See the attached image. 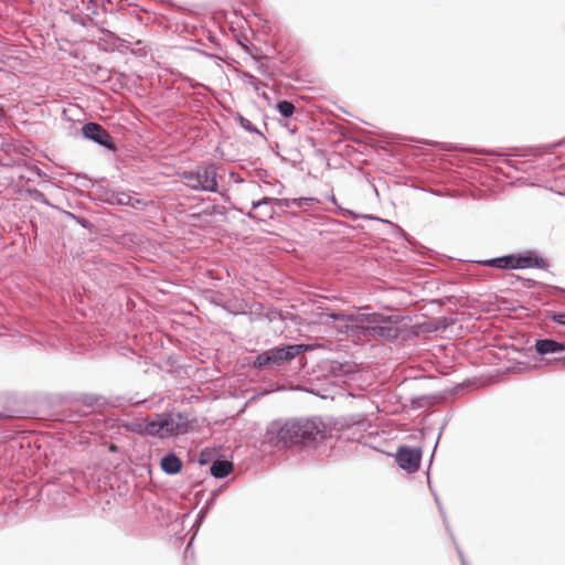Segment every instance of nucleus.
I'll use <instances>...</instances> for the list:
<instances>
[{
  "instance_id": "obj_1",
  "label": "nucleus",
  "mask_w": 565,
  "mask_h": 565,
  "mask_svg": "<svg viewBox=\"0 0 565 565\" xmlns=\"http://www.w3.org/2000/svg\"><path fill=\"white\" fill-rule=\"evenodd\" d=\"M331 428L320 417L286 422L277 431V446H311L324 440Z\"/></svg>"
},
{
  "instance_id": "obj_2",
  "label": "nucleus",
  "mask_w": 565,
  "mask_h": 565,
  "mask_svg": "<svg viewBox=\"0 0 565 565\" xmlns=\"http://www.w3.org/2000/svg\"><path fill=\"white\" fill-rule=\"evenodd\" d=\"M331 318L344 322L347 327L350 324L352 329H362L365 335L394 340L401 333L396 321H394L392 317H385L379 313H332Z\"/></svg>"
},
{
  "instance_id": "obj_3",
  "label": "nucleus",
  "mask_w": 565,
  "mask_h": 565,
  "mask_svg": "<svg viewBox=\"0 0 565 565\" xmlns=\"http://www.w3.org/2000/svg\"><path fill=\"white\" fill-rule=\"evenodd\" d=\"M307 350L303 344H289L286 347H276L259 353L254 366L258 369L267 366H280L284 362L291 361Z\"/></svg>"
},
{
  "instance_id": "obj_4",
  "label": "nucleus",
  "mask_w": 565,
  "mask_h": 565,
  "mask_svg": "<svg viewBox=\"0 0 565 565\" xmlns=\"http://www.w3.org/2000/svg\"><path fill=\"white\" fill-rule=\"evenodd\" d=\"M217 174L214 166L198 167L195 171H184L182 179L185 185L195 191L216 192Z\"/></svg>"
},
{
  "instance_id": "obj_5",
  "label": "nucleus",
  "mask_w": 565,
  "mask_h": 565,
  "mask_svg": "<svg viewBox=\"0 0 565 565\" xmlns=\"http://www.w3.org/2000/svg\"><path fill=\"white\" fill-rule=\"evenodd\" d=\"M483 264L501 269H523L531 267L542 268L545 266V262L535 256H503L487 259Z\"/></svg>"
},
{
  "instance_id": "obj_6",
  "label": "nucleus",
  "mask_w": 565,
  "mask_h": 565,
  "mask_svg": "<svg viewBox=\"0 0 565 565\" xmlns=\"http://www.w3.org/2000/svg\"><path fill=\"white\" fill-rule=\"evenodd\" d=\"M83 136L94 142L106 147L107 149L115 150V145L111 142L108 131L97 122H87L82 128Z\"/></svg>"
},
{
  "instance_id": "obj_7",
  "label": "nucleus",
  "mask_w": 565,
  "mask_h": 565,
  "mask_svg": "<svg viewBox=\"0 0 565 565\" xmlns=\"http://www.w3.org/2000/svg\"><path fill=\"white\" fill-rule=\"evenodd\" d=\"M420 449L399 448L396 454L398 466L409 472L417 471L420 465Z\"/></svg>"
},
{
  "instance_id": "obj_8",
  "label": "nucleus",
  "mask_w": 565,
  "mask_h": 565,
  "mask_svg": "<svg viewBox=\"0 0 565 565\" xmlns=\"http://www.w3.org/2000/svg\"><path fill=\"white\" fill-rule=\"evenodd\" d=\"M535 350L540 355L556 354L555 360L565 361V347L555 340H537L535 343Z\"/></svg>"
},
{
  "instance_id": "obj_9",
  "label": "nucleus",
  "mask_w": 565,
  "mask_h": 565,
  "mask_svg": "<svg viewBox=\"0 0 565 565\" xmlns=\"http://www.w3.org/2000/svg\"><path fill=\"white\" fill-rule=\"evenodd\" d=\"M164 414V418L167 419V426H164L166 436L167 435H180L188 431V420L181 414Z\"/></svg>"
},
{
  "instance_id": "obj_10",
  "label": "nucleus",
  "mask_w": 565,
  "mask_h": 565,
  "mask_svg": "<svg viewBox=\"0 0 565 565\" xmlns=\"http://www.w3.org/2000/svg\"><path fill=\"white\" fill-rule=\"evenodd\" d=\"M167 419L164 418V414L156 415L154 418H148L145 420L142 430L152 436L159 435L160 437L166 436L164 426H167Z\"/></svg>"
},
{
  "instance_id": "obj_11",
  "label": "nucleus",
  "mask_w": 565,
  "mask_h": 565,
  "mask_svg": "<svg viewBox=\"0 0 565 565\" xmlns=\"http://www.w3.org/2000/svg\"><path fill=\"white\" fill-rule=\"evenodd\" d=\"M270 203H274V199L273 198H264L262 200H258V201H253L252 202V209L253 210H259V213L257 215H254L252 214L250 212L248 213V216L249 217H256L260 221H264L266 218H271L275 211L271 206H269Z\"/></svg>"
},
{
  "instance_id": "obj_12",
  "label": "nucleus",
  "mask_w": 565,
  "mask_h": 565,
  "mask_svg": "<svg viewBox=\"0 0 565 565\" xmlns=\"http://www.w3.org/2000/svg\"><path fill=\"white\" fill-rule=\"evenodd\" d=\"M181 460L174 455H166L161 459V469L168 475H175L181 470Z\"/></svg>"
},
{
  "instance_id": "obj_13",
  "label": "nucleus",
  "mask_w": 565,
  "mask_h": 565,
  "mask_svg": "<svg viewBox=\"0 0 565 565\" xmlns=\"http://www.w3.org/2000/svg\"><path fill=\"white\" fill-rule=\"evenodd\" d=\"M18 168L23 170L20 178L28 181H33L34 177H46V173H44L40 168L24 160L18 162Z\"/></svg>"
},
{
  "instance_id": "obj_14",
  "label": "nucleus",
  "mask_w": 565,
  "mask_h": 565,
  "mask_svg": "<svg viewBox=\"0 0 565 565\" xmlns=\"http://www.w3.org/2000/svg\"><path fill=\"white\" fill-rule=\"evenodd\" d=\"M211 475L215 478H224L232 471V463L227 460H216L211 465Z\"/></svg>"
},
{
  "instance_id": "obj_15",
  "label": "nucleus",
  "mask_w": 565,
  "mask_h": 565,
  "mask_svg": "<svg viewBox=\"0 0 565 565\" xmlns=\"http://www.w3.org/2000/svg\"><path fill=\"white\" fill-rule=\"evenodd\" d=\"M111 202L117 203L119 205H129L132 207L140 204V201L138 199L131 196L129 193L126 192H118L114 194Z\"/></svg>"
},
{
  "instance_id": "obj_16",
  "label": "nucleus",
  "mask_w": 565,
  "mask_h": 565,
  "mask_svg": "<svg viewBox=\"0 0 565 565\" xmlns=\"http://www.w3.org/2000/svg\"><path fill=\"white\" fill-rule=\"evenodd\" d=\"M277 109L280 113L281 116L288 118L290 117L295 111V106L291 102L288 100H281L277 104Z\"/></svg>"
},
{
  "instance_id": "obj_17",
  "label": "nucleus",
  "mask_w": 565,
  "mask_h": 565,
  "mask_svg": "<svg viewBox=\"0 0 565 565\" xmlns=\"http://www.w3.org/2000/svg\"><path fill=\"white\" fill-rule=\"evenodd\" d=\"M28 193L31 195V198L39 202V203H42V204H45V205H49V201L46 199V196L44 195V193H42L41 191L36 190V189H29L28 190Z\"/></svg>"
},
{
  "instance_id": "obj_18",
  "label": "nucleus",
  "mask_w": 565,
  "mask_h": 565,
  "mask_svg": "<svg viewBox=\"0 0 565 565\" xmlns=\"http://www.w3.org/2000/svg\"><path fill=\"white\" fill-rule=\"evenodd\" d=\"M318 201L315 198H295L292 199V203L297 207H302L303 205H312Z\"/></svg>"
},
{
  "instance_id": "obj_19",
  "label": "nucleus",
  "mask_w": 565,
  "mask_h": 565,
  "mask_svg": "<svg viewBox=\"0 0 565 565\" xmlns=\"http://www.w3.org/2000/svg\"><path fill=\"white\" fill-rule=\"evenodd\" d=\"M238 120H239V124H241L242 128H244L245 130H247V131H256V128L253 126L250 120H248L247 118H245L243 116H239Z\"/></svg>"
},
{
  "instance_id": "obj_20",
  "label": "nucleus",
  "mask_w": 565,
  "mask_h": 565,
  "mask_svg": "<svg viewBox=\"0 0 565 565\" xmlns=\"http://www.w3.org/2000/svg\"><path fill=\"white\" fill-rule=\"evenodd\" d=\"M274 203L284 207L295 206L292 203V199H274Z\"/></svg>"
},
{
  "instance_id": "obj_21",
  "label": "nucleus",
  "mask_w": 565,
  "mask_h": 565,
  "mask_svg": "<svg viewBox=\"0 0 565 565\" xmlns=\"http://www.w3.org/2000/svg\"><path fill=\"white\" fill-rule=\"evenodd\" d=\"M97 401V398L93 397V396H88L85 398V404L88 405V406H92L95 404V402Z\"/></svg>"
},
{
  "instance_id": "obj_22",
  "label": "nucleus",
  "mask_w": 565,
  "mask_h": 565,
  "mask_svg": "<svg viewBox=\"0 0 565 565\" xmlns=\"http://www.w3.org/2000/svg\"><path fill=\"white\" fill-rule=\"evenodd\" d=\"M555 320L561 324H565V313L558 315Z\"/></svg>"
},
{
  "instance_id": "obj_23",
  "label": "nucleus",
  "mask_w": 565,
  "mask_h": 565,
  "mask_svg": "<svg viewBox=\"0 0 565 565\" xmlns=\"http://www.w3.org/2000/svg\"><path fill=\"white\" fill-rule=\"evenodd\" d=\"M459 554H460V557H461V564H462V565H468V564L466 563V561H465V558H463L462 554H461V553H459Z\"/></svg>"
},
{
  "instance_id": "obj_24",
  "label": "nucleus",
  "mask_w": 565,
  "mask_h": 565,
  "mask_svg": "<svg viewBox=\"0 0 565 565\" xmlns=\"http://www.w3.org/2000/svg\"><path fill=\"white\" fill-rule=\"evenodd\" d=\"M4 113L3 110L0 108V118L3 117Z\"/></svg>"
}]
</instances>
